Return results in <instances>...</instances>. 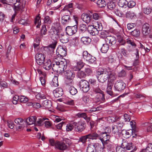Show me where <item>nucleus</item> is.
<instances>
[{
  "mask_svg": "<svg viewBox=\"0 0 152 152\" xmlns=\"http://www.w3.org/2000/svg\"><path fill=\"white\" fill-rule=\"evenodd\" d=\"M37 120V118L36 116H31L27 118L25 121L28 125H30L33 124H36V121Z\"/></svg>",
  "mask_w": 152,
  "mask_h": 152,
  "instance_id": "nucleus-23",
  "label": "nucleus"
},
{
  "mask_svg": "<svg viewBox=\"0 0 152 152\" xmlns=\"http://www.w3.org/2000/svg\"><path fill=\"white\" fill-rule=\"evenodd\" d=\"M92 17L95 20H98L101 18V15L98 13H94L92 15Z\"/></svg>",
  "mask_w": 152,
  "mask_h": 152,
  "instance_id": "nucleus-52",
  "label": "nucleus"
},
{
  "mask_svg": "<svg viewBox=\"0 0 152 152\" xmlns=\"http://www.w3.org/2000/svg\"><path fill=\"white\" fill-rule=\"evenodd\" d=\"M122 146H124L125 150H131L133 148L132 143L131 142H128L125 140H123Z\"/></svg>",
  "mask_w": 152,
  "mask_h": 152,
  "instance_id": "nucleus-20",
  "label": "nucleus"
},
{
  "mask_svg": "<svg viewBox=\"0 0 152 152\" xmlns=\"http://www.w3.org/2000/svg\"><path fill=\"white\" fill-rule=\"evenodd\" d=\"M61 22L64 25H68L71 22V19L69 15H64L62 16L61 18Z\"/></svg>",
  "mask_w": 152,
  "mask_h": 152,
  "instance_id": "nucleus-18",
  "label": "nucleus"
},
{
  "mask_svg": "<svg viewBox=\"0 0 152 152\" xmlns=\"http://www.w3.org/2000/svg\"><path fill=\"white\" fill-rule=\"evenodd\" d=\"M140 31L138 29H135L131 32V34L135 37H138L140 34Z\"/></svg>",
  "mask_w": 152,
  "mask_h": 152,
  "instance_id": "nucleus-48",
  "label": "nucleus"
},
{
  "mask_svg": "<svg viewBox=\"0 0 152 152\" xmlns=\"http://www.w3.org/2000/svg\"><path fill=\"white\" fill-rule=\"evenodd\" d=\"M45 56L42 53H37L35 56L37 63L39 65H42L45 61Z\"/></svg>",
  "mask_w": 152,
  "mask_h": 152,
  "instance_id": "nucleus-11",
  "label": "nucleus"
},
{
  "mask_svg": "<svg viewBox=\"0 0 152 152\" xmlns=\"http://www.w3.org/2000/svg\"><path fill=\"white\" fill-rule=\"evenodd\" d=\"M96 99H97L98 102H103L105 100L104 95V92L103 93H101L98 94L96 96Z\"/></svg>",
  "mask_w": 152,
  "mask_h": 152,
  "instance_id": "nucleus-31",
  "label": "nucleus"
},
{
  "mask_svg": "<svg viewBox=\"0 0 152 152\" xmlns=\"http://www.w3.org/2000/svg\"><path fill=\"white\" fill-rule=\"evenodd\" d=\"M74 129L75 131L80 132L83 131L86 128V124L85 122L79 121L77 122H73Z\"/></svg>",
  "mask_w": 152,
  "mask_h": 152,
  "instance_id": "nucleus-6",
  "label": "nucleus"
},
{
  "mask_svg": "<svg viewBox=\"0 0 152 152\" xmlns=\"http://www.w3.org/2000/svg\"><path fill=\"white\" fill-rule=\"evenodd\" d=\"M87 139H88L87 135L80 137L79 141L83 143H85L86 142Z\"/></svg>",
  "mask_w": 152,
  "mask_h": 152,
  "instance_id": "nucleus-62",
  "label": "nucleus"
},
{
  "mask_svg": "<svg viewBox=\"0 0 152 152\" xmlns=\"http://www.w3.org/2000/svg\"><path fill=\"white\" fill-rule=\"evenodd\" d=\"M47 31L46 26L45 25H43L42 26V29L40 30L39 35H37V36H38L39 38H40V39H41V38L43 37V35H45L46 34Z\"/></svg>",
  "mask_w": 152,
  "mask_h": 152,
  "instance_id": "nucleus-30",
  "label": "nucleus"
},
{
  "mask_svg": "<svg viewBox=\"0 0 152 152\" xmlns=\"http://www.w3.org/2000/svg\"><path fill=\"white\" fill-rule=\"evenodd\" d=\"M108 81L113 82L115 80L116 77L114 73L113 72H108Z\"/></svg>",
  "mask_w": 152,
  "mask_h": 152,
  "instance_id": "nucleus-33",
  "label": "nucleus"
},
{
  "mask_svg": "<svg viewBox=\"0 0 152 152\" xmlns=\"http://www.w3.org/2000/svg\"><path fill=\"white\" fill-rule=\"evenodd\" d=\"M87 26L85 24H81L80 26V30L82 32H84L87 30Z\"/></svg>",
  "mask_w": 152,
  "mask_h": 152,
  "instance_id": "nucleus-51",
  "label": "nucleus"
},
{
  "mask_svg": "<svg viewBox=\"0 0 152 152\" xmlns=\"http://www.w3.org/2000/svg\"><path fill=\"white\" fill-rule=\"evenodd\" d=\"M94 144L96 151H99L102 152H103V149L105 148L104 145H106V144H102V145H101L98 143H95Z\"/></svg>",
  "mask_w": 152,
  "mask_h": 152,
  "instance_id": "nucleus-29",
  "label": "nucleus"
},
{
  "mask_svg": "<svg viewBox=\"0 0 152 152\" xmlns=\"http://www.w3.org/2000/svg\"><path fill=\"white\" fill-rule=\"evenodd\" d=\"M111 131L110 129L106 128L105 131L99 134V139L101 140L102 144H108L110 137L109 133Z\"/></svg>",
  "mask_w": 152,
  "mask_h": 152,
  "instance_id": "nucleus-4",
  "label": "nucleus"
},
{
  "mask_svg": "<svg viewBox=\"0 0 152 152\" xmlns=\"http://www.w3.org/2000/svg\"><path fill=\"white\" fill-rule=\"evenodd\" d=\"M81 41L86 45L89 44L91 42V39L89 37H83L81 38Z\"/></svg>",
  "mask_w": 152,
  "mask_h": 152,
  "instance_id": "nucleus-34",
  "label": "nucleus"
},
{
  "mask_svg": "<svg viewBox=\"0 0 152 152\" xmlns=\"http://www.w3.org/2000/svg\"><path fill=\"white\" fill-rule=\"evenodd\" d=\"M59 38L61 42L63 43L67 42L69 40L68 37L66 34L60 35Z\"/></svg>",
  "mask_w": 152,
  "mask_h": 152,
  "instance_id": "nucleus-28",
  "label": "nucleus"
},
{
  "mask_svg": "<svg viewBox=\"0 0 152 152\" xmlns=\"http://www.w3.org/2000/svg\"><path fill=\"white\" fill-rule=\"evenodd\" d=\"M112 131L113 133L115 135H117L119 132L121 133V132L115 125L112 127Z\"/></svg>",
  "mask_w": 152,
  "mask_h": 152,
  "instance_id": "nucleus-47",
  "label": "nucleus"
},
{
  "mask_svg": "<svg viewBox=\"0 0 152 152\" xmlns=\"http://www.w3.org/2000/svg\"><path fill=\"white\" fill-rule=\"evenodd\" d=\"M102 26L101 23H97L96 26H89L87 28L88 32L92 35H97L102 29Z\"/></svg>",
  "mask_w": 152,
  "mask_h": 152,
  "instance_id": "nucleus-3",
  "label": "nucleus"
},
{
  "mask_svg": "<svg viewBox=\"0 0 152 152\" xmlns=\"http://www.w3.org/2000/svg\"><path fill=\"white\" fill-rule=\"evenodd\" d=\"M126 84L122 80L117 81L115 83L114 87L116 90L121 91L125 88Z\"/></svg>",
  "mask_w": 152,
  "mask_h": 152,
  "instance_id": "nucleus-10",
  "label": "nucleus"
},
{
  "mask_svg": "<svg viewBox=\"0 0 152 152\" xmlns=\"http://www.w3.org/2000/svg\"><path fill=\"white\" fill-rule=\"evenodd\" d=\"M97 77L98 81L101 83L106 81L108 77V72L107 70L99 68L96 72Z\"/></svg>",
  "mask_w": 152,
  "mask_h": 152,
  "instance_id": "nucleus-2",
  "label": "nucleus"
},
{
  "mask_svg": "<svg viewBox=\"0 0 152 152\" xmlns=\"http://www.w3.org/2000/svg\"><path fill=\"white\" fill-rule=\"evenodd\" d=\"M69 91L70 94L72 95H75L77 92V89L73 86L70 87Z\"/></svg>",
  "mask_w": 152,
  "mask_h": 152,
  "instance_id": "nucleus-45",
  "label": "nucleus"
},
{
  "mask_svg": "<svg viewBox=\"0 0 152 152\" xmlns=\"http://www.w3.org/2000/svg\"><path fill=\"white\" fill-rule=\"evenodd\" d=\"M80 89L85 93L88 91L90 89L89 83L84 80H82L80 81Z\"/></svg>",
  "mask_w": 152,
  "mask_h": 152,
  "instance_id": "nucleus-8",
  "label": "nucleus"
},
{
  "mask_svg": "<svg viewBox=\"0 0 152 152\" xmlns=\"http://www.w3.org/2000/svg\"><path fill=\"white\" fill-rule=\"evenodd\" d=\"M117 124L115 125L118 128L119 130L121 131L122 130V128L124 125V124L122 122H119L117 123Z\"/></svg>",
  "mask_w": 152,
  "mask_h": 152,
  "instance_id": "nucleus-64",
  "label": "nucleus"
},
{
  "mask_svg": "<svg viewBox=\"0 0 152 152\" xmlns=\"http://www.w3.org/2000/svg\"><path fill=\"white\" fill-rule=\"evenodd\" d=\"M107 7L108 9L110 10H113L114 11L115 9H116L115 4L114 2L110 1L108 3Z\"/></svg>",
  "mask_w": 152,
  "mask_h": 152,
  "instance_id": "nucleus-36",
  "label": "nucleus"
},
{
  "mask_svg": "<svg viewBox=\"0 0 152 152\" xmlns=\"http://www.w3.org/2000/svg\"><path fill=\"white\" fill-rule=\"evenodd\" d=\"M77 26L75 25L73 26H67L66 27V34L70 36L75 34L77 31Z\"/></svg>",
  "mask_w": 152,
  "mask_h": 152,
  "instance_id": "nucleus-12",
  "label": "nucleus"
},
{
  "mask_svg": "<svg viewBox=\"0 0 152 152\" xmlns=\"http://www.w3.org/2000/svg\"><path fill=\"white\" fill-rule=\"evenodd\" d=\"M142 152H152V144H148L145 150H143Z\"/></svg>",
  "mask_w": 152,
  "mask_h": 152,
  "instance_id": "nucleus-50",
  "label": "nucleus"
},
{
  "mask_svg": "<svg viewBox=\"0 0 152 152\" xmlns=\"http://www.w3.org/2000/svg\"><path fill=\"white\" fill-rule=\"evenodd\" d=\"M56 44H54L50 45L48 47L47 57L52 60L56 63L61 65V64L64 68L67 67V62L63 56L55 53L54 50L56 48Z\"/></svg>",
  "mask_w": 152,
  "mask_h": 152,
  "instance_id": "nucleus-1",
  "label": "nucleus"
},
{
  "mask_svg": "<svg viewBox=\"0 0 152 152\" xmlns=\"http://www.w3.org/2000/svg\"><path fill=\"white\" fill-rule=\"evenodd\" d=\"M15 122L16 124L15 128L16 130L20 131L24 129L26 123L25 121H24L21 118H18L15 119Z\"/></svg>",
  "mask_w": 152,
  "mask_h": 152,
  "instance_id": "nucleus-5",
  "label": "nucleus"
},
{
  "mask_svg": "<svg viewBox=\"0 0 152 152\" xmlns=\"http://www.w3.org/2000/svg\"><path fill=\"white\" fill-rule=\"evenodd\" d=\"M87 152H96L94 143H91L88 145L87 148Z\"/></svg>",
  "mask_w": 152,
  "mask_h": 152,
  "instance_id": "nucleus-27",
  "label": "nucleus"
},
{
  "mask_svg": "<svg viewBox=\"0 0 152 152\" xmlns=\"http://www.w3.org/2000/svg\"><path fill=\"white\" fill-rule=\"evenodd\" d=\"M134 97L137 99H140V98H145L146 95L144 94H142L140 93H134Z\"/></svg>",
  "mask_w": 152,
  "mask_h": 152,
  "instance_id": "nucleus-55",
  "label": "nucleus"
},
{
  "mask_svg": "<svg viewBox=\"0 0 152 152\" xmlns=\"http://www.w3.org/2000/svg\"><path fill=\"white\" fill-rule=\"evenodd\" d=\"M114 12L116 15L120 17H122L123 14L122 12L118 9H115Z\"/></svg>",
  "mask_w": 152,
  "mask_h": 152,
  "instance_id": "nucleus-59",
  "label": "nucleus"
},
{
  "mask_svg": "<svg viewBox=\"0 0 152 152\" xmlns=\"http://www.w3.org/2000/svg\"><path fill=\"white\" fill-rule=\"evenodd\" d=\"M40 38H39V36H38L36 37V39H35V41L37 43H34V48H36L39 45V42L41 40Z\"/></svg>",
  "mask_w": 152,
  "mask_h": 152,
  "instance_id": "nucleus-61",
  "label": "nucleus"
},
{
  "mask_svg": "<svg viewBox=\"0 0 152 152\" xmlns=\"http://www.w3.org/2000/svg\"><path fill=\"white\" fill-rule=\"evenodd\" d=\"M125 150L124 146H122V144L121 146H118L116 148V152H125Z\"/></svg>",
  "mask_w": 152,
  "mask_h": 152,
  "instance_id": "nucleus-49",
  "label": "nucleus"
},
{
  "mask_svg": "<svg viewBox=\"0 0 152 152\" xmlns=\"http://www.w3.org/2000/svg\"><path fill=\"white\" fill-rule=\"evenodd\" d=\"M52 19L50 18L49 16H47L45 17L44 21L45 23L50 24L52 23Z\"/></svg>",
  "mask_w": 152,
  "mask_h": 152,
  "instance_id": "nucleus-58",
  "label": "nucleus"
},
{
  "mask_svg": "<svg viewBox=\"0 0 152 152\" xmlns=\"http://www.w3.org/2000/svg\"><path fill=\"white\" fill-rule=\"evenodd\" d=\"M55 148L59 150H64L66 149L67 147L64 142L56 141Z\"/></svg>",
  "mask_w": 152,
  "mask_h": 152,
  "instance_id": "nucleus-21",
  "label": "nucleus"
},
{
  "mask_svg": "<svg viewBox=\"0 0 152 152\" xmlns=\"http://www.w3.org/2000/svg\"><path fill=\"white\" fill-rule=\"evenodd\" d=\"M84 65V63L81 60H80L79 61H77V64L76 66V67L77 68V70L79 71L80 69L82 68Z\"/></svg>",
  "mask_w": 152,
  "mask_h": 152,
  "instance_id": "nucleus-42",
  "label": "nucleus"
},
{
  "mask_svg": "<svg viewBox=\"0 0 152 152\" xmlns=\"http://www.w3.org/2000/svg\"><path fill=\"white\" fill-rule=\"evenodd\" d=\"M61 64V65L56 63V64H53L51 67L52 69L54 72H57L58 73L62 74L64 72V71L66 69V68H64Z\"/></svg>",
  "mask_w": 152,
  "mask_h": 152,
  "instance_id": "nucleus-9",
  "label": "nucleus"
},
{
  "mask_svg": "<svg viewBox=\"0 0 152 152\" xmlns=\"http://www.w3.org/2000/svg\"><path fill=\"white\" fill-rule=\"evenodd\" d=\"M142 34L144 35H147L149 34L150 32L149 24L146 23L142 26Z\"/></svg>",
  "mask_w": 152,
  "mask_h": 152,
  "instance_id": "nucleus-16",
  "label": "nucleus"
},
{
  "mask_svg": "<svg viewBox=\"0 0 152 152\" xmlns=\"http://www.w3.org/2000/svg\"><path fill=\"white\" fill-rule=\"evenodd\" d=\"M47 119L44 118H39L38 119L37 121H36V124L38 126H42L44 123V121L46 119Z\"/></svg>",
  "mask_w": 152,
  "mask_h": 152,
  "instance_id": "nucleus-41",
  "label": "nucleus"
},
{
  "mask_svg": "<svg viewBox=\"0 0 152 152\" xmlns=\"http://www.w3.org/2000/svg\"><path fill=\"white\" fill-rule=\"evenodd\" d=\"M58 77L56 76H55L52 80L51 83V85L52 86L57 87L58 86Z\"/></svg>",
  "mask_w": 152,
  "mask_h": 152,
  "instance_id": "nucleus-40",
  "label": "nucleus"
},
{
  "mask_svg": "<svg viewBox=\"0 0 152 152\" xmlns=\"http://www.w3.org/2000/svg\"><path fill=\"white\" fill-rule=\"evenodd\" d=\"M77 116L79 118H83L85 119L87 122L88 123L90 121V118L88 117L86 114L84 113H79L77 114Z\"/></svg>",
  "mask_w": 152,
  "mask_h": 152,
  "instance_id": "nucleus-24",
  "label": "nucleus"
},
{
  "mask_svg": "<svg viewBox=\"0 0 152 152\" xmlns=\"http://www.w3.org/2000/svg\"><path fill=\"white\" fill-rule=\"evenodd\" d=\"M109 48V46L107 44H103L101 48V51L102 53H106L107 51Z\"/></svg>",
  "mask_w": 152,
  "mask_h": 152,
  "instance_id": "nucleus-35",
  "label": "nucleus"
},
{
  "mask_svg": "<svg viewBox=\"0 0 152 152\" xmlns=\"http://www.w3.org/2000/svg\"><path fill=\"white\" fill-rule=\"evenodd\" d=\"M19 101L21 102L26 103L28 101V99L25 96H21L20 97Z\"/></svg>",
  "mask_w": 152,
  "mask_h": 152,
  "instance_id": "nucleus-57",
  "label": "nucleus"
},
{
  "mask_svg": "<svg viewBox=\"0 0 152 152\" xmlns=\"http://www.w3.org/2000/svg\"><path fill=\"white\" fill-rule=\"evenodd\" d=\"M77 76L80 78H85L86 76L84 72L83 71H79L77 73Z\"/></svg>",
  "mask_w": 152,
  "mask_h": 152,
  "instance_id": "nucleus-53",
  "label": "nucleus"
},
{
  "mask_svg": "<svg viewBox=\"0 0 152 152\" xmlns=\"http://www.w3.org/2000/svg\"><path fill=\"white\" fill-rule=\"evenodd\" d=\"M128 1L126 0H120L118 3V6L121 7H126L127 6Z\"/></svg>",
  "mask_w": 152,
  "mask_h": 152,
  "instance_id": "nucleus-39",
  "label": "nucleus"
},
{
  "mask_svg": "<svg viewBox=\"0 0 152 152\" xmlns=\"http://www.w3.org/2000/svg\"><path fill=\"white\" fill-rule=\"evenodd\" d=\"M74 128V125L73 124V122L70 124H67L66 126V130L67 132L72 131Z\"/></svg>",
  "mask_w": 152,
  "mask_h": 152,
  "instance_id": "nucleus-43",
  "label": "nucleus"
},
{
  "mask_svg": "<svg viewBox=\"0 0 152 152\" xmlns=\"http://www.w3.org/2000/svg\"><path fill=\"white\" fill-rule=\"evenodd\" d=\"M43 106L47 109H49L50 108L52 105V103L49 100H45L43 102Z\"/></svg>",
  "mask_w": 152,
  "mask_h": 152,
  "instance_id": "nucleus-37",
  "label": "nucleus"
},
{
  "mask_svg": "<svg viewBox=\"0 0 152 152\" xmlns=\"http://www.w3.org/2000/svg\"><path fill=\"white\" fill-rule=\"evenodd\" d=\"M65 72V73L66 79H74L75 77V74L73 70H68L64 71Z\"/></svg>",
  "mask_w": 152,
  "mask_h": 152,
  "instance_id": "nucleus-22",
  "label": "nucleus"
},
{
  "mask_svg": "<svg viewBox=\"0 0 152 152\" xmlns=\"http://www.w3.org/2000/svg\"><path fill=\"white\" fill-rule=\"evenodd\" d=\"M56 54L59 55V56L64 57L66 55V49L61 46H59L56 50Z\"/></svg>",
  "mask_w": 152,
  "mask_h": 152,
  "instance_id": "nucleus-13",
  "label": "nucleus"
},
{
  "mask_svg": "<svg viewBox=\"0 0 152 152\" xmlns=\"http://www.w3.org/2000/svg\"><path fill=\"white\" fill-rule=\"evenodd\" d=\"M96 60V58L95 57L91 55L90 57L86 61H88L89 63L92 64L95 62Z\"/></svg>",
  "mask_w": 152,
  "mask_h": 152,
  "instance_id": "nucleus-54",
  "label": "nucleus"
},
{
  "mask_svg": "<svg viewBox=\"0 0 152 152\" xmlns=\"http://www.w3.org/2000/svg\"><path fill=\"white\" fill-rule=\"evenodd\" d=\"M93 91L96 94H99L101 93H103V92L99 87H94L93 88Z\"/></svg>",
  "mask_w": 152,
  "mask_h": 152,
  "instance_id": "nucleus-60",
  "label": "nucleus"
},
{
  "mask_svg": "<svg viewBox=\"0 0 152 152\" xmlns=\"http://www.w3.org/2000/svg\"><path fill=\"white\" fill-rule=\"evenodd\" d=\"M88 139L92 140H96L99 139V135L94 132H91L87 135Z\"/></svg>",
  "mask_w": 152,
  "mask_h": 152,
  "instance_id": "nucleus-25",
  "label": "nucleus"
},
{
  "mask_svg": "<svg viewBox=\"0 0 152 152\" xmlns=\"http://www.w3.org/2000/svg\"><path fill=\"white\" fill-rule=\"evenodd\" d=\"M40 19V17L38 15L37 16L35 19L34 23L35 25L37 24L36 27L37 28H39L41 24Z\"/></svg>",
  "mask_w": 152,
  "mask_h": 152,
  "instance_id": "nucleus-44",
  "label": "nucleus"
},
{
  "mask_svg": "<svg viewBox=\"0 0 152 152\" xmlns=\"http://www.w3.org/2000/svg\"><path fill=\"white\" fill-rule=\"evenodd\" d=\"M91 15L86 13H83L81 16L82 20L86 23H89L91 21Z\"/></svg>",
  "mask_w": 152,
  "mask_h": 152,
  "instance_id": "nucleus-17",
  "label": "nucleus"
},
{
  "mask_svg": "<svg viewBox=\"0 0 152 152\" xmlns=\"http://www.w3.org/2000/svg\"><path fill=\"white\" fill-rule=\"evenodd\" d=\"M74 79H67V80L66 81V84L67 85L69 86H71L73 85L74 83V81L73 80Z\"/></svg>",
  "mask_w": 152,
  "mask_h": 152,
  "instance_id": "nucleus-63",
  "label": "nucleus"
},
{
  "mask_svg": "<svg viewBox=\"0 0 152 152\" xmlns=\"http://www.w3.org/2000/svg\"><path fill=\"white\" fill-rule=\"evenodd\" d=\"M105 41L106 43L108 45L109 44L110 45H112L115 44L116 42L115 38L111 35L107 36L106 37Z\"/></svg>",
  "mask_w": 152,
  "mask_h": 152,
  "instance_id": "nucleus-14",
  "label": "nucleus"
},
{
  "mask_svg": "<svg viewBox=\"0 0 152 152\" xmlns=\"http://www.w3.org/2000/svg\"><path fill=\"white\" fill-rule=\"evenodd\" d=\"M48 58L46 59V61H45L43 64V67L45 69L49 70L52 67V64L50 59Z\"/></svg>",
  "mask_w": 152,
  "mask_h": 152,
  "instance_id": "nucleus-15",
  "label": "nucleus"
},
{
  "mask_svg": "<svg viewBox=\"0 0 152 152\" xmlns=\"http://www.w3.org/2000/svg\"><path fill=\"white\" fill-rule=\"evenodd\" d=\"M20 0H7L8 4L9 3H12L14 5L15 10L16 11H19L20 10H22L24 8L25 5L20 4Z\"/></svg>",
  "mask_w": 152,
  "mask_h": 152,
  "instance_id": "nucleus-7",
  "label": "nucleus"
},
{
  "mask_svg": "<svg viewBox=\"0 0 152 152\" xmlns=\"http://www.w3.org/2000/svg\"><path fill=\"white\" fill-rule=\"evenodd\" d=\"M126 16L127 18L132 19L136 17V15L133 12L131 11H128L126 14Z\"/></svg>",
  "mask_w": 152,
  "mask_h": 152,
  "instance_id": "nucleus-32",
  "label": "nucleus"
},
{
  "mask_svg": "<svg viewBox=\"0 0 152 152\" xmlns=\"http://www.w3.org/2000/svg\"><path fill=\"white\" fill-rule=\"evenodd\" d=\"M96 3L98 6L101 8L104 7L106 5V3L104 0H98Z\"/></svg>",
  "mask_w": 152,
  "mask_h": 152,
  "instance_id": "nucleus-38",
  "label": "nucleus"
},
{
  "mask_svg": "<svg viewBox=\"0 0 152 152\" xmlns=\"http://www.w3.org/2000/svg\"><path fill=\"white\" fill-rule=\"evenodd\" d=\"M91 54L87 51H84L83 53V57L84 60L86 61L90 57Z\"/></svg>",
  "mask_w": 152,
  "mask_h": 152,
  "instance_id": "nucleus-46",
  "label": "nucleus"
},
{
  "mask_svg": "<svg viewBox=\"0 0 152 152\" xmlns=\"http://www.w3.org/2000/svg\"><path fill=\"white\" fill-rule=\"evenodd\" d=\"M53 94L54 96L58 98L61 96L63 94V90L61 88H58L53 91Z\"/></svg>",
  "mask_w": 152,
  "mask_h": 152,
  "instance_id": "nucleus-19",
  "label": "nucleus"
},
{
  "mask_svg": "<svg viewBox=\"0 0 152 152\" xmlns=\"http://www.w3.org/2000/svg\"><path fill=\"white\" fill-rule=\"evenodd\" d=\"M73 4L72 3H69L68 5H66L63 9V10L64 11H67L71 14L73 10Z\"/></svg>",
  "mask_w": 152,
  "mask_h": 152,
  "instance_id": "nucleus-26",
  "label": "nucleus"
},
{
  "mask_svg": "<svg viewBox=\"0 0 152 152\" xmlns=\"http://www.w3.org/2000/svg\"><path fill=\"white\" fill-rule=\"evenodd\" d=\"M36 99H45V96L42 94L41 93H38L36 95Z\"/></svg>",
  "mask_w": 152,
  "mask_h": 152,
  "instance_id": "nucleus-56",
  "label": "nucleus"
}]
</instances>
